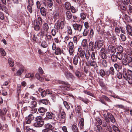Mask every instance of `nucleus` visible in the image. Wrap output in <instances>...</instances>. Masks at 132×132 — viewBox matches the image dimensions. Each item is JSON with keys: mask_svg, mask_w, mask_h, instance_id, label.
<instances>
[{"mask_svg": "<svg viewBox=\"0 0 132 132\" xmlns=\"http://www.w3.org/2000/svg\"><path fill=\"white\" fill-rule=\"evenodd\" d=\"M79 59V57L77 55H75L73 57V63L75 65H77L78 62V59Z\"/></svg>", "mask_w": 132, "mask_h": 132, "instance_id": "13", "label": "nucleus"}, {"mask_svg": "<svg viewBox=\"0 0 132 132\" xmlns=\"http://www.w3.org/2000/svg\"><path fill=\"white\" fill-rule=\"evenodd\" d=\"M109 72L111 75H114V71L113 68L112 67H111L110 68L109 70Z\"/></svg>", "mask_w": 132, "mask_h": 132, "instance_id": "57", "label": "nucleus"}, {"mask_svg": "<svg viewBox=\"0 0 132 132\" xmlns=\"http://www.w3.org/2000/svg\"><path fill=\"white\" fill-rule=\"evenodd\" d=\"M90 54V53L89 51L88 50H86V52L85 56L87 60H88L89 58Z\"/></svg>", "mask_w": 132, "mask_h": 132, "instance_id": "34", "label": "nucleus"}, {"mask_svg": "<svg viewBox=\"0 0 132 132\" xmlns=\"http://www.w3.org/2000/svg\"><path fill=\"white\" fill-rule=\"evenodd\" d=\"M128 61V65L130 67H132V58L129 56L127 57Z\"/></svg>", "mask_w": 132, "mask_h": 132, "instance_id": "18", "label": "nucleus"}, {"mask_svg": "<svg viewBox=\"0 0 132 132\" xmlns=\"http://www.w3.org/2000/svg\"><path fill=\"white\" fill-rule=\"evenodd\" d=\"M71 128L73 132H78V129L76 125H73L71 126Z\"/></svg>", "mask_w": 132, "mask_h": 132, "instance_id": "25", "label": "nucleus"}, {"mask_svg": "<svg viewBox=\"0 0 132 132\" xmlns=\"http://www.w3.org/2000/svg\"><path fill=\"white\" fill-rule=\"evenodd\" d=\"M96 131L97 132H102V129L100 125H97V126Z\"/></svg>", "mask_w": 132, "mask_h": 132, "instance_id": "42", "label": "nucleus"}, {"mask_svg": "<svg viewBox=\"0 0 132 132\" xmlns=\"http://www.w3.org/2000/svg\"><path fill=\"white\" fill-rule=\"evenodd\" d=\"M40 13L43 16H45L46 14V12L45 9L43 7H42L40 9Z\"/></svg>", "mask_w": 132, "mask_h": 132, "instance_id": "22", "label": "nucleus"}, {"mask_svg": "<svg viewBox=\"0 0 132 132\" xmlns=\"http://www.w3.org/2000/svg\"><path fill=\"white\" fill-rule=\"evenodd\" d=\"M80 100L82 101L85 103L87 104L88 103V100L87 98H83L80 97Z\"/></svg>", "mask_w": 132, "mask_h": 132, "instance_id": "48", "label": "nucleus"}, {"mask_svg": "<svg viewBox=\"0 0 132 132\" xmlns=\"http://www.w3.org/2000/svg\"><path fill=\"white\" fill-rule=\"evenodd\" d=\"M38 110L39 113H44L47 110L43 107H40L39 108Z\"/></svg>", "mask_w": 132, "mask_h": 132, "instance_id": "28", "label": "nucleus"}, {"mask_svg": "<svg viewBox=\"0 0 132 132\" xmlns=\"http://www.w3.org/2000/svg\"><path fill=\"white\" fill-rule=\"evenodd\" d=\"M56 92H57V90H54V91H53L51 90L47 89L46 91L45 90L43 91L41 93V94L43 97H44L47 94L50 95V94H52V95L54 94V93L56 94Z\"/></svg>", "mask_w": 132, "mask_h": 132, "instance_id": "6", "label": "nucleus"}, {"mask_svg": "<svg viewBox=\"0 0 132 132\" xmlns=\"http://www.w3.org/2000/svg\"><path fill=\"white\" fill-rule=\"evenodd\" d=\"M100 55L103 59H106V56L105 53L104 52H103L101 51L100 53Z\"/></svg>", "mask_w": 132, "mask_h": 132, "instance_id": "36", "label": "nucleus"}, {"mask_svg": "<svg viewBox=\"0 0 132 132\" xmlns=\"http://www.w3.org/2000/svg\"><path fill=\"white\" fill-rule=\"evenodd\" d=\"M89 49L90 51H93L94 50L93 43L91 41L90 42L89 45Z\"/></svg>", "mask_w": 132, "mask_h": 132, "instance_id": "20", "label": "nucleus"}, {"mask_svg": "<svg viewBox=\"0 0 132 132\" xmlns=\"http://www.w3.org/2000/svg\"><path fill=\"white\" fill-rule=\"evenodd\" d=\"M90 64V66H92L94 68L96 67H97V65L96 62L92 60L90 61V64L86 63V64L87 66H89Z\"/></svg>", "mask_w": 132, "mask_h": 132, "instance_id": "16", "label": "nucleus"}, {"mask_svg": "<svg viewBox=\"0 0 132 132\" xmlns=\"http://www.w3.org/2000/svg\"><path fill=\"white\" fill-rule=\"evenodd\" d=\"M34 29L36 31H38L39 30L40 27L39 25L38 24L36 25L34 27Z\"/></svg>", "mask_w": 132, "mask_h": 132, "instance_id": "64", "label": "nucleus"}, {"mask_svg": "<svg viewBox=\"0 0 132 132\" xmlns=\"http://www.w3.org/2000/svg\"><path fill=\"white\" fill-rule=\"evenodd\" d=\"M68 47L69 49V52L70 55H73L74 51V46L72 42L70 41L68 43Z\"/></svg>", "mask_w": 132, "mask_h": 132, "instance_id": "5", "label": "nucleus"}, {"mask_svg": "<svg viewBox=\"0 0 132 132\" xmlns=\"http://www.w3.org/2000/svg\"><path fill=\"white\" fill-rule=\"evenodd\" d=\"M96 53V52L93 51L91 55V59L92 60L96 59L95 58V54Z\"/></svg>", "mask_w": 132, "mask_h": 132, "instance_id": "40", "label": "nucleus"}, {"mask_svg": "<svg viewBox=\"0 0 132 132\" xmlns=\"http://www.w3.org/2000/svg\"><path fill=\"white\" fill-rule=\"evenodd\" d=\"M28 101V103H29V107L30 108L35 107L37 105V103L36 100H32L30 102L29 101Z\"/></svg>", "mask_w": 132, "mask_h": 132, "instance_id": "12", "label": "nucleus"}, {"mask_svg": "<svg viewBox=\"0 0 132 132\" xmlns=\"http://www.w3.org/2000/svg\"><path fill=\"white\" fill-rule=\"evenodd\" d=\"M87 40L86 39H84L83 40L82 43V45L83 47H84L86 46L87 44Z\"/></svg>", "mask_w": 132, "mask_h": 132, "instance_id": "44", "label": "nucleus"}, {"mask_svg": "<svg viewBox=\"0 0 132 132\" xmlns=\"http://www.w3.org/2000/svg\"><path fill=\"white\" fill-rule=\"evenodd\" d=\"M42 118L40 116L37 117L36 119L37 121V122L34 124V126L36 127H42L44 124V121L41 119Z\"/></svg>", "mask_w": 132, "mask_h": 132, "instance_id": "3", "label": "nucleus"}, {"mask_svg": "<svg viewBox=\"0 0 132 132\" xmlns=\"http://www.w3.org/2000/svg\"><path fill=\"white\" fill-rule=\"evenodd\" d=\"M41 45L43 48H46L47 47L48 45L46 42L45 41H43L41 44Z\"/></svg>", "mask_w": 132, "mask_h": 132, "instance_id": "39", "label": "nucleus"}, {"mask_svg": "<svg viewBox=\"0 0 132 132\" xmlns=\"http://www.w3.org/2000/svg\"><path fill=\"white\" fill-rule=\"evenodd\" d=\"M26 130V132H34L35 131L32 129L28 127H27Z\"/></svg>", "mask_w": 132, "mask_h": 132, "instance_id": "58", "label": "nucleus"}, {"mask_svg": "<svg viewBox=\"0 0 132 132\" xmlns=\"http://www.w3.org/2000/svg\"><path fill=\"white\" fill-rule=\"evenodd\" d=\"M114 67L117 71H119V70L121 69L122 68V66L121 65L117 63H116L114 64Z\"/></svg>", "mask_w": 132, "mask_h": 132, "instance_id": "21", "label": "nucleus"}, {"mask_svg": "<svg viewBox=\"0 0 132 132\" xmlns=\"http://www.w3.org/2000/svg\"><path fill=\"white\" fill-rule=\"evenodd\" d=\"M0 52L2 56H4L6 55V53L4 50L2 48H0Z\"/></svg>", "mask_w": 132, "mask_h": 132, "instance_id": "43", "label": "nucleus"}, {"mask_svg": "<svg viewBox=\"0 0 132 132\" xmlns=\"http://www.w3.org/2000/svg\"><path fill=\"white\" fill-rule=\"evenodd\" d=\"M126 29L127 31H130V30L132 29V27L131 26L129 25L128 24L126 25Z\"/></svg>", "mask_w": 132, "mask_h": 132, "instance_id": "60", "label": "nucleus"}, {"mask_svg": "<svg viewBox=\"0 0 132 132\" xmlns=\"http://www.w3.org/2000/svg\"><path fill=\"white\" fill-rule=\"evenodd\" d=\"M34 76V75L33 74H31V73H27L25 75V77L26 78H29L30 77H32Z\"/></svg>", "mask_w": 132, "mask_h": 132, "instance_id": "59", "label": "nucleus"}, {"mask_svg": "<svg viewBox=\"0 0 132 132\" xmlns=\"http://www.w3.org/2000/svg\"><path fill=\"white\" fill-rule=\"evenodd\" d=\"M104 117L106 121H109L110 120L111 122L114 123L115 122V119L113 116L109 113H108L107 114H104Z\"/></svg>", "mask_w": 132, "mask_h": 132, "instance_id": "4", "label": "nucleus"}, {"mask_svg": "<svg viewBox=\"0 0 132 132\" xmlns=\"http://www.w3.org/2000/svg\"><path fill=\"white\" fill-rule=\"evenodd\" d=\"M42 132H53V129H43Z\"/></svg>", "mask_w": 132, "mask_h": 132, "instance_id": "62", "label": "nucleus"}, {"mask_svg": "<svg viewBox=\"0 0 132 132\" xmlns=\"http://www.w3.org/2000/svg\"><path fill=\"white\" fill-rule=\"evenodd\" d=\"M24 68H22L17 71L15 75L16 76H20L24 71Z\"/></svg>", "mask_w": 132, "mask_h": 132, "instance_id": "19", "label": "nucleus"}, {"mask_svg": "<svg viewBox=\"0 0 132 132\" xmlns=\"http://www.w3.org/2000/svg\"><path fill=\"white\" fill-rule=\"evenodd\" d=\"M43 3L45 6H47V3L48 6L50 8H51L53 6V2L51 0H43Z\"/></svg>", "mask_w": 132, "mask_h": 132, "instance_id": "8", "label": "nucleus"}, {"mask_svg": "<svg viewBox=\"0 0 132 132\" xmlns=\"http://www.w3.org/2000/svg\"><path fill=\"white\" fill-rule=\"evenodd\" d=\"M122 75L125 79L127 80L130 84H132V71L129 69H127L125 68L122 69Z\"/></svg>", "mask_w": 132, "mask_h": 132, "instance_id": "1", "label": "nucleus"}, {"mask_svg": "<svg viewBox=\"0 0 132 132\" xmlns=\"http://www.w3.org/2000/svg\"><path fill=\"white\" fill-rule=\"evenodd\" d=\"M53 114L52 113H50L49 112H47L46 113V117L49 119H52V118Z\"/></svg>", "mask_w": 132, "mask_h": 132, "instance_id": "33", "label": "nucleus"}, {"mask_svg": "<svg viewBox=\"0 0 132 132\" xmlns=\"http://www.w3.org/2000/svg\"><path fill=\"white\" fill-rule=\"evenodd\" d=\"M45 39L48 42H51L53 40L52 36L50 35H46V36Z\"/></svg>", "mask_w": 132, "mask_h": 132, "instance_id": "26", "label": "nucleus"}, {"mask_svg": "<svg viewBox=\"0 0 132 132\" xmlns=\"http://www.w3.org/2000/svg\"><path fill=\"white\" fill-rule=\"evenodd\" d=\"M45 128L44 129H53V126L50 123H47L44 125Z\"/></svg>", "mask_w": 132, "mask_h": 132, "instance_id": "24", "label": "nucleus"}, {"mask_svg": "<svg viewBox=\"0 0 132 132\" xmlns=\"http://www.w3.org/2000/svg\"><path fill=\"white\" fill-rule=\"evenodd\" d=\"M113 129V130L115 132H120L119 129L118 127L114 125L112 126Z\"/></svg>", "mask_w": 132, "mask_h": 132, "instance_id": "47", "label": "nucleus"}, {"mask_svg": "<svg viewBox=\"0 0 132 132\" xmlns=\"http://www.w3.org/2000/svg\"><path fill=\"white\" fill-rule=\"evenodd\" d=\"M75 75L76 76L79 78L81 77V74L80 72L77 70L75 72Z\"/></svg>", "mask_w": 132, "mask_h": 132, "instance_id": "61", "label": "nucleus"}, {"mask_svg": "<svg viewBox=\"0 0 132 132\" xmlns=\"http://www.w3.org/2000/svg\"><path fill=\"white\" fill-rule=\"evenodd\" d=\"M100 74L101 76L102 77H103L105 76V73L103 70L101 69L100 70Z\"/></svg>", "mask_w": 132, "mask_h": 132, "instance_id": "51", "label": "nucleus"}, {"mask_svg": "<svg viewBox=\"0 0 132 132\" xmlns=\"http://www.w3.org/2000/svg\"><path fill=\"white\" fill-rule=\"evenodd\" d=\"M89 30L87 29H85L83 32V35L84 36H86L88 33Z\"/></svg>", "mask_w": 132, "mask_h": 132, "instance_id": "52", "label": "nucleus"}, {"mask_svg": "<svg viewBox=\"0 0 132 132\" xmlns=\"http://www.w3.org/2000/svg\"><path fill=\"white\" fill-rule=\"evenodd\" d=\"M9 64L11 67L13 66L14 65V62L13 60L11 59H9L8 60Z\"/></svg>", "mask_w": 132, "mask_h": 132, "instance_id": "32", "label": "nucleus"}, {"mask_svg": "<svg viewBox=\"0 0 132 132\" xmlns=\"http://www.w3.org/2000/svg\"><path fill=\"white\" fill-rule=\"evenodd\" d=\"M67 32L69 35L72 34V31L71 28L70 27H68L67 28Z\"/></svg>", "mask_w": 132, "mask_h": 132, "instance_id": "53", "label": "nucleus"}, {"mask_svg": "<svg viewBox=\"0 0 132 132\" xmlns=\"http://www.w3.org/2000/svg\"><path fill=\"white\" fill-rule=\"evenodd\" d=\"M117 49L119 52V53H122L123 51V48L120 45L118 46Z\"/></svg>", "mask_w": 132, "mask_h": 132, "instance_id": "37", "label": "nucleus"}, {"mask_svg": "<svg viewBox=\"0 0 132 132\" xmlns=\"http://www.w3.org/2000/svg\"><path fill=\"white\" fill-rule=\"evenodd\" d=\"M64 5L66 9L68 10H70L71 8V4L69 2H66L64 4Z\"/></svg>", "mask_w": 132, "mask_h": 132, "instance_id": "23", "label": "nucleus"}, {"mask_svg": "<svg viewBox=\"0 0 132 132\" xmlns=\"http://www.w3.org/2000/svg\"><path fill=\"white\" fill-rule=\"evenodd\" d=\"M110 50H111L112 53H114L116 52V48L113 46L110 47Z\"/></svg>", "mask_w": 132, "mask_h": 132, "instance_id": "45", "label": "nucleus"}, {"mask_svg": "<svg viewBox=\"0 0 132 132\" xmlns=\"http://www.w3.org/2000/svg\"><path fill=\"white\" fill-rule=\"evenodd\" d=\"M81 107L80 106H78L75 108V111L76 113H81Z\"/></svg>", "mask_w": 132, "mask_h": 132, "instance_id": "38", "label": "nucleus"}, {"mask_svg": "<svg viewBox=\"0 0 132 132\" xmlns=\"http://www.w3.org/2000/svg\"><path fill=\"white\" fill-rule=\"evenodd\" d=\"M102 41L101 40H99L96 42L95 43V45H96L97 47L99 48H101L103 45Z\"/></svg>", "mask_w": 132, "mask_h": 132, "instance_id": "17", "label": "nucleus"}, {"mask_svg": "<svg viewBox=\"0 0 132 132\" xmlns=\"http://www.w3.org/2000/svg\"><path fill=\"white\" fill-rule=\"evenodd\" d=\"M120 37L121 40L123 41H125L126 39L125 36L123 34H121L120 36Z\"/></svg>", "mask_w": 132, "mask_h": 132, "instance_id": "50", "label": "nucleus"}, {"mask_svg": "<svg viewBox=\"0 0 132 132\" xmlns=\"http://www.w3.org/2000/svg\"><path fill=\"white\" fill-rule=\"evenodd\" d=\"M122 63L123 65L126 66L128 65V61H127L125 59H123L122 60Z\"/></svg>", "mask_w": 132, "mask_h": 132, "instance_id": "54", "label": "nucleus"}, {"mask_svg": "<svg viewBox=\"0 0 132 132\" xmlns=\"http://www.w3.org/2000/svg\"><path fill=\"white\" fill-rule=\"evenodd\" d=\"M64 75L65 77L68 79L73 78L74 76L72 74L68 71H65L64 72Z\"/></svg>", "mask_w": 132, "mask_h": 132, "instance_id": "15", "label": "nucleus"}, {"mask_svg": "<svg viewBox=\"0 0 132 132\" xmlns=\"http://www.w3.org/2000/svg\"><path fill=\"white\" fill-rule=\"evenodd\" d=\"M79 124L81 126H83L84 125V119L83 118H81L79 121Z\"/></svg>", "mask_w": 132, "mask_h": 132, "instance_id": "63", "label": "nucleus"}, {"mask_svg": "<svg viewBox=\"0 0 132 132\" xmlns=\"http://www.w3.org/2000/svg\"><path fill=\"white\" fill-rule=\"evenodd\" d=\"M49 28L48 26L47 23L44 24L43 26V29L46 32Z\"/></svg>", "mask_w": 132, "mask_h": 132, "instance_id": "31", "label": "nucleus"}, {"mask_svg": "<svg viewBox=\"0 0 132 132\" xmlns=\"http://www.w3.org/2000/svg\"><path fill=\"white\" fill-rule=\"evenodd\" d=\"M77 37L78 36H74L73 38V42L74 44H77Z\"/></svg>", "mask_w": 132, "mask_h": 132, "instance_id": "55", "label": "nucleus"}, {"mask_svg": "<svg viewBox=\"0 0 132 132\" xmlns=\"http://www.w3.org/2000/svg\"><path fill=\"white\" fill-rule=\"evenodd\" d=\"M40 103H42L45 105H47L48 103V101L46 99H42L40 100L39 101Z\"/></svg>", "mask_w": 132, "mask_h": 132, "instance_id": "30", "label": "nucleus"}, {"mask_svg": "<svg viewBox=\"0 0 132 132\" xmlns=\"http://www.w3.org/2000/svg\"><path fill=\"white\" fill-rule=\"evenodd\" d=\"M55 50V53L56 55H58L61 54V50L60 48L57 47Z\"/></svg>", "mask_w": 132, "mask_h": 132, "instance_id": "29", "label": "nucleus"}, {"mask_svg": "<svg viewBox=\"0 0 132 132\" xmlns=\"http://www.w3.org/2000/svg\"><path fill=\"white\" fill-rule=\"evenodd\" d=\"M111 58L113 62H116L117 60V57L116 55L113 54L111 55Z\"/></svg>", "mask_w": 132, "mask_h": 132, "instance_id": "41", "label": "nucleus"}, {"mask_svg": "<svg viewBox=\"0 0 132 132\" xmlns=\"http://www.w3.org/2000/svg\"><path fill=\"white\" fill-rule=\"evenodd\" d=\"M35 77L39 81L42 82L44 80V78L47 81H49L51 78V76L49 75H44L43 77H41L38 73H36L35 74Z\"/></svg>", "mask_w": 132, "mask_h": 132, "instance_id": "2", "label": "nucleus"}, {"mask_svg": "<svg viewBox=\"0 0 132 132\" xmlns=\"http://www.w3.org/2000/svg\"><path fill=\"white\" fill-rule=\"evenodd\" d=\"M101 63L103 66L104 67H106L107 66V63L105 60H102Z\"/></svg>", "mask_w": 132, "mask_h": 132, "instance_id": "49", "label": "nucleus"}, {"mask_svg": "<svg viewBox=\"0 0 132 132\" xmlns=\"http://www.w3.org/2000/svg\"><path fill=\"white\" fill-rule=\"evenodd\" d=\"M120 8L123 10H125L126 9V6L124 4V3H122V4L120 5Z\"/></svg>", "mask_w": 132, "mask_h": 132, "instance_id": "56", "label": "nucleus"}, {"mask_svg": "<svg viewBox=\"0 0 132 132\" xmlns=\"http://www.w3.org/2000/svg\"><path fill=\"white\" fill-rule=\"evenodd\" d=\"M61 87L62 90L64 91H66L69 89L70 86L68 84H66L61 86Z\"/></svg>", "mask_w": 132, "mask_h": 132, "instance_id": "14", "label": "nucleus"}, {"mask_svg": "<svg viewBox=\"0 0 132 132\" xmlns=\"http://www.w3.org/2000/svg\"><path fill=\"white\" fill-rule=\"evenodd\" d=\"M57 93H58L57 92H57H56V94H55V93H54V94H50V95L52 97V98L54 102H55L56 101V96H57V95H58L57 94Z\"/></svg>", "mask_w": 132, "mask_h": 132, "instance_id": "27", "label": "nucleus"}, {"mask_svg": "<svg viewBox=\"0 0 132 132\" xmlns=\"http://www.w3.org/2000/svg\"><path fill=\"white\" fill-rule=\"evenodd\" d=\"M116 56L117 58L119 60H121L122 58V55L121 53H117Z\"/></svg>", "mask_w": 132, "mask_h": 132, "instance_id": "35", "label": "nucleus"}, {"mask_svg": "<svg viewBox=\"0 0 132 132\" xmlns=\"http://www.w3.org/2000/svg\"><path fill=\"white\" fill-rule=\"evenodd\" d=\"M34 115L31 114H30L26 117L25 122L27 124H30L31 121L34 119Z\"/></svg>", "mask_w": 132, "mask_h": 132, "instance_id": "7", "label": "nucleus"}, {"mask_svg": "<svg viewBox=\"0 0 132 132\" xmlns=\"http://www.w3.org/2000/svg\"><path fill=\"white\" fill-rule=\"evenodd\" d=\"M66 114L65 112L63 111L61 114L60 120L61 123H64L65 122L66 119L65 118Z\"/></svg>", "mask_w": 132, "mask_h": 132, "instance_id": "11", "label": "nucleus"}, {"mask_svg": "<svg viewBox=\"0 0 132 132\" xmlns=\"http://www.w3.org/2000/svg\"><path fill=\"white\" fill-rule=\"evenodd\" d=\"M64 26V22L63 21H61L60 23H56L55 26V28H61V29H63Z\"/></svg>", "mask_w": 132, "mask_h": 132, "instance_id": "10", "label": "nucleus"}, {"mask_svg": "<svg viewBox=\"0 0 132 132\" xmlns=\"http://www.w3.org/2000/svg\"><path fill=\"white\" fill-rule=\"evenodd\" d=\"M35 107L31 108L30 110V112L32 113H35L37 111V109L35 108Z\"/></svg>", "mask_w": 132, "mask_h": 132, "instance_id": "46", "label": "nucleus"}, {"mask_svg": "<svg viewBox=\"0 0 132 132\" xmlns=\"http://www.w3.org/2000/svg\"><path fill=\"white\" fill-rule=\"evenodd\" d=\"M72 26L75 30H77L79 32H80L81 31L82 27L81 25L76 23L73 24Z\"/></svg>", "mask_w": 132, "mask_h": 132, "instance_id": "9", "label": "nucleus"}]
</instances>
